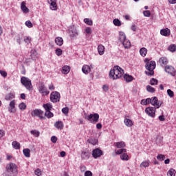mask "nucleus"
Masks as SVG:
<instances>
[{"instance_id": "nucleus-1", "label": "nucleus", "mask_w": 176, "mask_h": 176, "mask_svg": "<svg viewBox=\"0 0 176 176\" xmlns=\"http://www.w3.org/2000/svg\"><path fill=\"white\" fill-rule=\"evenodd\" d=\"M124 75V70L118 65L114 66L112 69L109 72V78L112 80H116L118 79H121Z\"/></svg>"}, {"instance_id": "nucleus-2", "label": "nucleus", "mask_w": 176, "mask_h": 176, "mask_svg": "<svg viewBox=\"0 0 176 176\" xmlns=\"http://www.w3.org/2000/svg\"><path fill=\"white\" fill-rule=\"evenodd\" d=\"M84 119L88 120V122L89 123H91L92 124H96V123H98V121L100 120V115L97 113H91L89 115L84 113Z\"/></svg>"}, {"instance_id": "nucleus-3", "label": "nucleus", "mask_w": 176, "mask_h": 176, "mask_svg": "<svg viewBox=\"0 0 176 176\" xmlns=\"http://www.w3.org/2000/svg\"><path fill=\"white\" fill-rule=\"evenodd\" d=\"M146 69H147V71L145 72L146 75H147L148 76H152L153 75H155V72L153 71V69H155L156 68V62H155L154 60H151L150 62H147L146 63Z\"/></svg>"}, {"instance_id": "nucleus-4", "label": "nucleus", "mask_w": 176, "mask_h": 176, "mask_svg": "<svg viewBox=\"0 0 176 176\" xmlns=\"http://www.w3.org/2000/svg\"><path fill=\"white\" fill-rule=\"evenodd\" d=\"M7 176H16L17 174V166L14 163H10L6 166Z\"/></svg>"}, {"instance_id": "nucleus-5", "label": "nucleus", "mask_w": 176, "mask_h": 176, "mask_svg": "<svg viewBox=\"0 0 176 176\" xmlns=\"http://www.w3.org/2000/svg\"><path fill=\"white\" fill-rule=\"evenodd\" d=\"M21 83L25 87L27 90L31 91L33 89L32 82L28 77L22 76L21 78Z\"/></svg>"}, {"instance_id": "nucleus-6", "label": "nucleus", "mask_w": 176, "mask_h": 176, "mask_svg": "<svg viewBox=\"0 0 176 176\" xmlns=\"http://www.w3.org/2000/svg\"><path fill=\"white\" fill-rule=\"evenodd\" d=\"M68 33L71 39H76L79 36V30L74 25L69 27Z\"/></svg>"}, {"instance_id": "nucleus-7", "label": "nucleus", "mask_w": 176, "mask_h": 176, "mask_svg": "<svg viewBox=\"0 0 176 176\" xmlns=\"http://www.w3.org/2000/svg\"><path fill=\"white\" fill-rule=\"evenodd\" d=\"M127 152V149L121 148L116 151V154L120 155L121 160L127 162L129 160V155L126 153Z\"/></svg>"}, {"instance_id": "nucleus-8", "label": "nucleus", "mask_w": 176, "mask_h": 176, "mask_svg": "<svg viewBox=\"0 0 176 176\" xmlns=\"http://www.w3.org/2000/svg\"><path fill=\"white\" fill-rule=\"evenodd\" d=\"M61 98V95L60 92L57 91H52L50 94V101L52 102H60V100Z\"/></svg>"}, {"instance_id": "nucleus-9", "label": "nucleus", "mask_w": 176, "mask_h": 176, "mask_svg": "<svg viewBox=\"0 0 176 176\" xmlns=\"http://www.w3.org/2000/svg\"><path fill=\"white\" fill-rule=\"evenodd\" d=\"M156 107H148L145 109V113L150 118H156Z\"/></svg>"}, {"instance_id": "nucleus-10", "label": "nucleus", "mask_w": 176, "mask_h": 176, "mask_svg": "<svg viewBox=\"0 0 176 176\" xmlns=\"http://www.w3.org/2000/svg\"><path fill=\"white\" fill-rule=\"evenodd\" d=\"M38 92L43 96H49V94H50V91L47 90L46 86H45V84L43 82L41 83V85L38 87Z\"/></svg>"}, {"instance_id": "nucleus-11", "label": "nucleus", "mask_w": 176, "mask_h": 176, "mask_svg": "<svg viewBox=\"0 0 176 176\" xmlns=\"http://www.w3.org/2000/svg\"><path fill=\"white\" fill-rule=\"evenodd\" d=\"M31 115L33 118H34L35 116H37V118H39V119H45V117H43V111L39 109H36L33 110L31 112Z\"/></svg>"}, {"instance_id": "nucleus-12", "label": "nucleus", "mask_w": 176, "mask_h": 176, "mask_svg": "<svg viewBox=\"0 0 176 176\" xmlns=\"http://www.w3.org/2000/svg\"><path fill=\"white\" fill-rule=\"evenodd\" d=\"M151 105H153L154 108L159 109V108L162 107V102L159 101L157 98L154 96L151 98Z\"/></svg>"}, {"instance_id": "nucleus-13", "label": "nucleus", "mask_w": 176, "mask_h": 176, "mask_svg": "<svg viewBox=\"0 0 176 176\" xmlns=\"http://www.w3.org/2000/svg\"><path fill=\"white\" fill-rule=\"evenodd\" d=\"M102 155H104V152L100 148H95L92 151V157L94 159H98V157H101Z\"/></svg>"}, {"instance_id": "nucleus-14", "label": "nucleus", "mask_w": 176, "mask_h": 176, "mask_svg": "<svg viewBox=\"0 0 176 176\" xmlns=\"http://www.w3.org/2000/svg\"><path fill=\"white\" fill-rule=\"evenodd\" d=\"M165 72L171 75V76H175L176 75L175 68L171 65L165 66Z\"/></svg>"}, {"instance_id": "nucleus-15", "label": "nucleus", "mask_w": 176, "mask_h": 176, "mask_svg": "<svg viewBox=\"0 0 176 176\" xmlns=\"http://www.w3.org/2000/svg\"><path fill=\"white\" fill-rule=\"evenodd\" d=\"M16 100H12L9 104L8 111L10 113H16Z\"/></svg>"}, {"instance_id": "nucleus-16", "label": "nucleus", "mask_w": 176, "mask_h": 176, "mask_svg": "<svg viewBox=\"0 0 176 176\" xmlns=\"http://www.w3.org/2000/svg\"><path fill=\"white\" fill-rule=\"evenodd\" d=\"M48 3L51 10H57V0H48Z\"/></svg>"}, {"instance_id": "nucleus-17", "label": "nucleus", "mask_w": 176, "mask_h": 176, "mask_svg": "<svg viewBox=\"0 0 176 176\" xmlns=\"http://www.w3.org/2000/svg\"><path fill=\"white\" fill-rule=\"evenodd\" d=\"M27 3L25 1H22L21 3V9L23 12V13L27 14L30 13V9L27 8Z\"/></svg>"}, {"instance_id": "nucleus-18", "label": "nucleus", "mask_w": 176, "mask_h": 176, "mask_svg": "<svg viewBox=\"0 0 176 176\" xmlns=\"http://www.w3.org/2000/svg\"><path fill=\"white\" fill-rule=\"evenodd\" d=\"M160 34L162 36H170L171 35V31L168 28L162 29Z\"/></svg>"}, {"instance_id": "nucleus-19", "label": "nucleus", "mask_w": 176, "mask_h": 176, "mask_svg": "<svg viewBox=\"0 0 176 176\" xmlns=\"http://www.w3.org/2000/svg\"><path fill=\"white\" fill-rule=\"evenodd\" d=\"M122 76L124 78V80L126 82V83H130V82H133V80H134V77L128 74H125Z\"/></svg>"}, {"instance_id": "nucleus-20", "label": "nucleus", "mask_w": 176, "mask_h": 176, "mask_svg": "<svg viewBox=\"0 0 176 176\" xmlns=\"http://www.w3.org/2000/svg\"><path fill=\"white\" fill-rule=\"evenodd\" d=\"M54 127H56L57 130H63V129H64V123L63 121H56L54 123Z\"/></svg>"}, {"instance_id": "nucleus-21", "label": "nucleus", "mask_w": 176, "mask_h": 176, "mask_svg": "<svg viewBox=\"0 0 176 176\" xmlns=\"http://www.w3.org/2000/svg\"><path fill=\"white\" fill-rule=\"evenodd\" d=\"M159 63L162 67H166L167 64H168V60L166 57H162L160 58Z\"/></svg>"}, {"instance_id": "nucleus-22", "label": "nucleus", "mask_w": 176, "mask_h": 176, "mask_svg": "<svg viewBox=\"0 0 176 176\" xmlns=\"http://www.w3.org/2000/svg\"><path fill=\"white\" fill-rule=\"evenodd\" d=\"M91 71V68L87 65H84L82 67V72H83V74H85V75H87V74H90Z\"/></svg>"}, {"instance_id": "nucleus-23", "label": "nucleus", "mask_w": 176, "mask_h": 176, "mask_svg": "<svg viewBox=\"0 0 176 176\" xmlns=\"http://www.w3.org/2000/svg\"><path fill=\"white\" fill-rule=\"evenodd\" d=\"M114 146H116L118 148L124 149V148L126 147V143H124L123 141L115 142Z\"/></svg>"}, {"instance_id": "nucleus-24", "label": "nucleus", "mask_w": 176, "mask_h": 176, "mask_svg": "<svg viewBox=\"0 0 176 176\" xmlns=\"http://www.w3.org/2000/svg\"><path fill=\"white\" fill-rule=\"evenodd\" d=\"M124 123L125 126H126V127H133V126H134V122H133V120L129 118H125L124 120Z\"/></svg>"}, {"instance_id": "nucleus-25", "label": "nucleus", "mask_w": 176, "mask_h": 176, "mask_svg": "<svg viewBox=\"0 0 176 176\" xmlns=\"http://www.w3.org/2000/svg\"><path fill=\"white\" fill-rule=\"evenodd\" d=\"M55 43L57 46H63L64 44V40L61 37L58 36L55 38Z\"/></svg>"}, {"instance_id": "nucleus-26", "label": "nucleus", "mask_w": 176, "mask_h": 176, "mask_svg": "<svg viewBox=\"0 0 176 176\" xmlns=\"http://www.w3.org/2000/svg\"><path fill=\"white\" fill-rule=\"evenodd\" d=\"M69 71H71V67L68 65H65L62 67V74H64V75L69 74Z\"/></svg>"}, {"instance_id": "nucleus-27", "label": "nucleus", "mask_w": 176, "mask_h": 176, "mask_svg": "<svg viewBox=\"0 0 176 176\" xmlns=\"http://www.w3.org/2000/svg\"><path fill=\"white\" fill-rule=\"evenodd\" d=\"M122 43L125 49H129L131 47V43L127 38L122 41Z\"/></svg>"}, {"instance_id": "nucleus-28", "label": "nucleus", "mask_w": 176, "mask_h": 176, "mask_svg": "<svg viewBox=\"0 0 176 176\" xmlns=\"http://www.w3.org/2000/svg\"><path fill=\"white\" fill-rule=\"evenodd\" d=\"M43 107L45 110V112H49L52 111V109L53 108V105H52V104L50 103L44 104Z\"/></svg>"}, {"instance_id": "nucleus-29", "label": "nucleus", "mask_w": 176, "mask_h": 176, "mask_svg": "<svg viewBox=\"0 0 176 176\" xmlns=\"http://www.w3.org/2000/svg\"><path fill=\"white\" fill-rule=\"evenodd\" d=\"M81 157L82 160H87L89 157H90L89 153L88 151H82L81 153Z\"/></svg>"}, {"instance_id": "nucleus-30", "label": "nucleus", "mask_w": 176, "mask_h": 176, "mask_svg": "<svg viewBox=\"0 0 176 176\" xmlns=\"http://www.w3.org/2000/svg\"><path fill=\"white\" fill-rule=\"evenodd\" d=\"M104 50H105V47H104V45H99L98 46V54H100V56H102V54H104Z\"/></svg>"}, {"instance_id": "nucleus-31", "label": "nucleus", "mask_w": 176, "mask_h": 176, "mask_svg": "<svg viewBox=\"0 0 176 176\" xmlns=\"http://www.w3.org/2000/svg\"><path fill=\"white\" fill-rule=\"evenodd\" d=\"M148 53V50L146 47H142L140 50V54L142 57H145Z\"/></svg>"}, {"instance_id": "nucleus-32", "label": "nucleus", "mask_w": 176, "mask_h": 176, "mask_svg": "<svg viewBox=\"0 0 176 176\" xmlns=\"http://www.w3.org/2000/svg\"><path fill=\"white\" fill-rule=\"evenodd\" d=\"M15 97L16 96H14V94L13 93H10L6 96L5 98L6 100V101H11V100H13L14 98H15Z\"/></svg>"}, {"instance_id": "nucleus-33", "label": "nucleus", "mask_w": 176, "mask_h": 176, "mask_svg": "<svg viewBox=\"0 0 176 176\" xmlns=\"http://www.w3.org/2000/svg\"><path fill=\"white\" fill-rule=\"evenodd\" d=\"M87 142L91 144V145H97L98 144V140L96 138H89L87 140Z\"/></svg>"}, {"instance_id": "nucleus-34", "label": "nucleus", "mask_w": 176, "mask_h": 176, "mask_svg": "<svg viewBox=\"0 0 176 176\" xmlns=\"http://www.w3.org/2000/svg\"><path fill=\"white\" fill-rule=\"evenodd\" d=\"M32 41V38H31V36H25L23 37V42H25L26 45H30V43H31Z\"/></svg>"}, {"instance_id": "nucleus-35", "label": "nucleus", "mask_w": 176, "mask_h": 176, "mask_svg": "<svg viewBox=\"0 0 176 176\" xmlns=\"http://www.w3.org/2000/svg\"><path fill=\"white\" fill-rule=\"evenodd\" d=\"M30 134H32V135H34V137L38 138L39 137V135H41V132L34 129L30 131Z\"/></svg>"}, {"instance_id": "nucleus-36", "label": "nucleus", "mask_w": 176, "mask_h": 176, "mask_svg": "<svg viewBox=\"0 0 176 176\" xmlns=\"http://www.w3.org/2000/svg\"><path fill=\"white\" fill-rule=\"evenodd\" d=\"M126 39L127 38H126V34H124V32H120L119 40L120 41V42H123L124 41H126Z\"/></svg>"}, {"instance_id": "nucleus-37", "label": "nucleus", "mask_w": 176, "mask_h": 176, "mask_svg": "<svg viewBox=\"0 0 176 176\" xmlns=\"http://www.w3.org/2000/svg\"><path fill=\"white\" fill-rule=\"evenodd\" d=\"M12 147L14 149H20V143L18 142L17 141H14L12 142Z\"/></svg>"}, {"instance_id": "nucleus-38", "label": "nucleus", "mask_w": 176, "mask_h": 176, "mask_svg": "<svg viewBox=\"0 0 176 176\" xmlns=\"http://www.w3.org/2000/svg\"><path fill=\"white\" fill-rule=\"evenodd\" d=\"M168 50L169 52H171L172 53H174L176 52V45L175 44H171L170 45L168 46Z\"/></svg>"}, {"instance_id": "nucleus-39", "label": "nucleus", "mask_w": 176, "mask_h": 176, "mask_svg": "<svg viewBox=\"0 0 176 176\" xmlns=\"http://www.w3.org/2000/svg\"><path fill=\"white\" fill-rule=\"evenodd\" d=\"M23 152L25 157H30L31 156L30 148H25L23 150Z\"/></svg>"}, {"instance_id": "nucleus-40", "label": "nucleus", "mask_w": 176, "mask_h": 176, "mask_svg": "<svg viewBox=\"0 0 176 176\" xmlns=\"http://www.w3.org/2000/svg\"><path fill=\"white\" fill-rule=\"evenodd\" d=\"M149 164H151V161L146 160L141 163L140 167H144V168L149 167Z\"/></svg>"}, {"instance_id": "nucleus-41", "label": "nucleus", "mask_w": 176, "mask_h": 176, "mask_svg": "<svg viewBox=\"0 0 176 176\" xmlns=\"http://www.w3.org/2000/svg\"><path fill=\"white\" fill-rule=\"evenodd\" d=\"M30 57H31L32 60H35V58H36V50H31Z\"/></svg>"}, {"instance_id": "nucleus-42", "label": "nucleus", "mask_w": 176, "mask_h": 176, "mask_svg": "<svg viewBox=\"0 0 176 176\" xmlns=\"http://www.w3.org/2000/svg\"><path fill=\"white\" fill-rule=\"evenodd\" d=\"M84 23L87 25H93V20L89 18L84 19Z\"/></svg>"}, {"instance_id": "nucleus-43", "label": "nucleus", "mask_w": 176, "mask_h": 176, "mask_svg": "<svg viewBox=\"0 0 176 176\" xmlns=\"http://www.w3.org/2000/svg\"><path fill=\"white\" fill-rule=\"evenodd\" d=\"M176 171L175 170L174 168H170L167 173L168 176H175Z\"/></svg>"}, {"instance_id": "nucleus-44", "label": "nucleus", "mask_w": 176, "mask_h": 176, "mask_svg": "<svg viewBox=\"0 0 176 176\" xmlns=\"http://www.w3.org/2000/svg\"><path fill=\"white\" fill-rule=\"evenodd\" d=\"M19 108L21 111H25V109H27V104L24 102H21L19 104Z\"/></svg>"}, {"instance_id": "nucleus-45", "label": "nucleus", "mask_w": 176, "mask_h": 176, "mask_svg": "<svg viewBox=\"0 0 176 176\" xmlns=\"http://www.w3.org/2000/svg\"><path fill=\"white\" fill-rule=\"evenodd\" d=\"M166 159V155L163 154H158L157 155V160H159L160 162H163Z\"/></svg>"}, {"instance_id": "nucleus-46", "label": "nucleus", "mask_w": 176, "mask_h": 176, "mask_svg": "<svg viewBox=\"0 0 176 176\" xmlns=\"http://www.w3.org/2000/svg\"><path fill=\"white\" fill-rule=\"evenodd\" d=\"M113 23L114 25H116V27H120V25H122V23L118 19H113Z\"/></svg>"}, {"instance_id": "nucleus-47", "label": "nucleus", "mask_w": 176, "mask_h": 176, "mask_svg": "<svg viewBox=\"0 0 176 176\" xmlns=\"http://www.w3.org/2000/svg\"><path fill=\"white\" fill-rule=\"evenodd\" d=\"M45 116H46L47 119H51V118H53V116H54V114H53V113H52L51 111H45Z\"/></svg>"}, {"instance_id": "nucleus-48", "label": "nucleus", "mask_w": 176, "mask_h": 176, "mask_svg": "<svg viewBox=\"0 0 176 176\" xmlns=\"http://www.w3.org/2000/svg\"><path fill=\"white\" fill-rule=\"evenodd\" d=\"M157 83H159V81L156 78H153L150 80V85H151V86H155V85H157Z\"/></svg>"}, {"instance_id": "nucleus-49", "label": "nucleus", "mask_w": 176, "mask_h": 176, "mask_svg": "<svg viewBox=\"0 0 176 176\" xmlns=\"http://www.w3.org/2000/svg\"><path fill=\"white\" fill-rule=\"evenodd\" d=\"M146 90L149 93H155V88H153V87H151V85L146 86Z\"/></svg>"}, {"instance_id": "nucleus-50", "label": "nucleus", "mask_w": 176, "mask_h": 176, "mask_svg": "<svg viewBox=\"0 0 176 176\" xmlns=\"http://www.w3.org/2000/svg\"><path fill=\"white\" fill-rule=\"evenodd\" d=\"M167 94L169 96L170 98H173V97H174V91L171 89L167 90Z\"/></svg>"}, {"instance_id": "nucleus-51", "label": "nucleus", "mask_w": 176, "mask_h": 176, "mask_svg": "<svg viewBox=\"0 0 176 176\" xmlns=\"http://www.w3.org/2000/svg\"><path fill=\"white\" fill-rule=\"evenodd\" d=\"M56 56H61L63 54V50L58 48L55 50Z\"/></svg>"}, {"instance_id": "nucleus-52", "label": "nucleus", "mask_w": 176, "mask_h": 176, "mask_svg": "<svg viewBox=\"0 0 176 176\" xmlns=\"http://www.w3.org/2000/svg\"><path fill=\"white\" fill-rule=\"evenodd\" d=\"M26 27H28V28H32L33 27V25H32V23H31V21H27L25 23Z\"/></svg>"}, {"instance_id": "nucleus-53", "label": "nucleus", "mask_w": 176, "mask_h": 176, "mask_svg": "<svg viewBox=\"0 0 176 176\" xmlns=\"http://www.w3.org/2000/svg\"><path fill=\"white\" fill-rule=\"evenodd\" d=\"M62 112L65 115H68V112H69V109L68 107H64L62 109Z\"/></svg>"}, {"instance_id": "nucleus-54", "label": "nucleus", "mask_w": 176, "mask_h": 176, "mask_svg": "<svg viewBox=\"0 0 176 176\" xmlns=\"http://www.w3.org/2000/svg\"><path fill=\"white\" fill-rule=\"evenodd\" d=\"M34 174H35V175L41 176V175H42V171H41V169L37 168L35 170Z\"/></svg>"}, {"instance_id": "nucleus-55", "label": "nucleus", "mask_w": 176, "mask_h": 176, "mask_svg": "<svg viewBox=\"0 0 176 176\" xmlns=\"http://www.w3.org/2000/svg\"><path fill=\"white\" fill-rule=\"evenodd\" d=\"M143 14L145 17H149V16H151V11H149V10L144 11Z\"/></svg>"}, {"instance_id": "nucleus-56", "label": "nucleus", "mask_w": 176, "mask_h": 176, "mask_svg": "<svg viewBox=\"0 0 176 176\" xmlns=\"http://www.w3.org/2000/svg\"><path fill=\"white\" fill-rule=\"evenodd\" d=\"M85 32H86V34H91V32H93V30H91V28L90 27H87L85 29Z\"/></svg>"}, {"instance_id": "nucleus-57", "label": "nucleus", "mask_w": 176, "mask_h": 176, "mask_svg": "<svg viewBox=\"0 0 176 176\" xmlns=\"http://www.w3.org/2000/svg\"><path fill=\"white\" fill-rule=\"evenodd\" d=\"M48 89L51 91L56 90V87H54V85L53 83H51L48 85Z\"/></svg>"}, {"instance_id": "nucleus-58", "label": "nucleus", "mask_w": 176, "mask_h": 176, "mask_svg": "<svg viewBox=\"0 0 176 176\" xmlns=\"http://www.w3.org/2000/svg\"><path fill=\"white\" fill-rule=\"evenodd\" d=\"M0 74L3 78H6V76H8V73L3 70H0Z\"/></svg>"}, {"instance_id": "nucleus-59", "label": "nucleus", "mask_w": 176, "mask_h": 176, "mask_svg": "<svg viewBox=\"0 0 176 176\" xmlns=\"http://www.w3.org/2000/svg\"><path fill=\"white\" fill-rule=\"evenodd\" d=\"M84 176H93V173L90 170H86L85 172Z\"/></svg>"}, {"instance_id": "nucleus-60", "label": "nucleus", "mask_w": 176, "mask_h": 176, "mask_svg": "<svg viewBox=\"0 0 176 176\" xmlns=\"http://www.w3.org/2000/svg\"><path fill=\"white\" fill-rule=\"evenodd\" d=\"M51 141L53 144H56L57 142V137L56 136H52L51 138Z\"/></svg>"}, {"instance_id": "nucleus-61", "label": "nucleus", "mask_w": 176, "mask_h": 176, "mask_svg": "<svg viewBox=\"0 0 176 176\" xmlns=\"http://www.w3.org/2000/svg\"><path fill=\"white\" fill-rule=\"evenodd\" d=\"M102 89L104 91H108V90H109V86H108V85H104L102 86Z\"/></svg>"}, {"instance_id": "nucleus-62", "label": "nucleus", "mask_w": 176, "mask_h": 176, "mask_svg": "<svg viewBox=\"0 0 176 176\" xmlns=\"http://www.w3.org/2000/svg\"><path fill=\"white\" fill-rule=\"evenodd\" d=\"M159 120L160 122H164L166 120V118H164V116L162 115L158 117Z\"/></svg>"}, {"instance_id": "nucleus-63", "label": "nucleus", "mask_w": 176, "mask_h": 176, "mask_svg": "<svg viewBox=\"0 0 176 176\" xmlns=\"http://www.w3.org/2000/svg\"><path fill=\"white\" fill-rule=\"evenodd\" d=\"M141 105H147L146 99H142L140 102Z\"/></svg>"}, {"instance_id": "nucleus-64", "label": "nucleus", "mask_w": 176, "mask_h": 176, "mask_svg": "<svg viewBox=\"0 0 176 176\" xmlns=\"http://www.w3.org/2000/svg\"><path fill=\"white\" fill-rule=\"evenodd\" d=\"M80 170L81 173H85V171H86V167L85 166H81Z\"/></svg>"}]
</instances>
